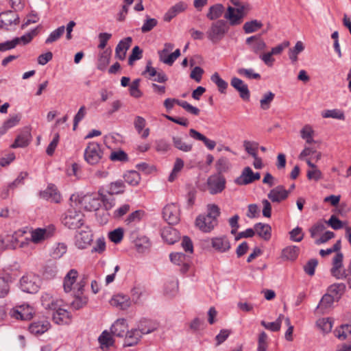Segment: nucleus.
Here are the masks:
<instances>
[{"label":"nucleus","mask_w":351,"mask_h":351,"mask_svg":"<svg viewBox=\"0 0 351 351\" xmlns=\"http://www.w3.org/2000/svg\"><path fill=\"white\" fill-rule=\"evenodd\" d=\"M207 214L199 215L195 221V226L204 233L210 232L218 225L220 209L216 204L207 206Z\"/></svg>","instance_id":"obj_1"},{"label":"nucleus","mask_w":351,"mask_h":351,"mask_svg":"<svg viewBox=\"0 0 351 351\" xmlns=\"http://www.w3.org/2000/svg\"><path fill=\"white\" fill-rule=\"evenodd\" d=\"M234 5H228L223 14L224 19L230 26L240 25L247 12L251 10L248 3H243L240 0H229Z\"/></svg>","instance_id":"obj_2"},{"label":"nucleus","mask_w":351,"mask_h":351,"mask_svg":"<svg viewBox=\"0 0 351 351\" xmlns=\"http://www.w3.org/2000/svg\"><path fill=\"white\" fill-rule=\"evenodd\" d=\"M84 215L75 209L67 210L62 217L63 225L71 230L80 228L84 225Z\"/></svg>","instance_id":"obj_3"},{"label":"nucleus","mask_w":351,"mask_h":351,"mask_svg":"<svg viewBox=\"0 0 351 351\" xmlns=\"http://www.w3.org/2000/svg\"><path fill=\"white\" fill-rule=\"evenodd\" d=\"M229 30L227 21L219 19L213 22L206 32L208 38L213 43L220 41Z\"/></svg>","instance_id":"obj_4"},{"label":"nucleus","mask_w":351,"mask_h":351,"mask_svg":"<svg viewBox=\"0 0 351 351\" xmlns=\"http://www.w3.org/2000/svg\"><path fill=\"white\" fill-rule=\"evenodd\" d=\"M41 285L39 276L34 274H27L20 280V285L23 291L29 293H36L38 291Z\"/></svg>","instance_id":"obj_5"},{"label":"nucleus","mask_w":351,"mask_h":351,"mask_svg":"<svg viewBox=\"0 0 351 351\" xmlns=\"http://www.w3.org/2000/svg\"><path fill=\"white\" fill-rule=\"evenodd\" d=\"M84 159L90 165H95L99 162L103 158V151L101 145L96 142H91L84 151Z\"/></svg>","instance_id":"obj_6"},{"label":"nucleus","mask_w":351,"mask_h":351,"mask_svg":"<svg viewBox=\"0 0 351 351\" xmlns=\"http://www.w3.org/2000/svg\"><path fill=\"white\" fill-rule=\"evenodd\" d=\"M226 184V178L219 174L211 175L206 181L207 189L210 195L221 193L225 189Z\"/></svg>","instance_id":"obj_7"},{"label":"nucleus","mask_w":351,"mask_h":351,"mask_svg":"<svg viewBox=\"0 0 351 351\" xmlns=\"http://www.w3.org/2000/svg\"><path fill=\"white\" fill-rule=\"evenodd\" d=\"M245 45L248 49L256 56H258L261 52H264L267 47L261 34H256L247 38Z\"/></svg>","instance_id":"obj_8"},{"label":"nucleus","mask_w":351,"mask_h":351,"mask_svg":"<svg viewBox=\"0 0 351 351\" xmlns=\"http://www.w3.org/2000/svg\"><path fill=\"white\" fill-rule=\"evenodd\" d=\"M43 305L46 309L52 310L53 314V319L56 324H60L63 322L66 319H70V313L66 310L58 308V305L56 302L53 300H51L50 303L46 304L45 302H43Z\"/></svg>","instance_id":"obj_9"},{"label":"nucleus","mask_w":351,"mask_h":351,"mask_svg":"<svg viewBox=\"0 0 351 351\" xmlns=\"http://www.w3.org/2000/svg\"><path fill=\"white\" fill-rule=\"evenodd\" d=\"M19 23V16L14 11L8 10L0 13V29L10 30L12 25Z\"/></svg>","instance_id":"obj_10"},{"label":"nucleus","mask_w":351,"mask_h":351,"mask_svg":"<svg viewBox=\"0 0 351 351\" xmlns=\"http://www.w3.org/2000/svg\"><path fill=\"white\" fill-rule=\"evenodd\" d=\"M162 215L164 219L170 225H176L180 221V210L176 204L165 206Z\"/></svg>","instance_id":"obj_11"},{"label":"nucleus","mask_w":351,"mask_h":351,"mask_svg":"<svg viewBox=\"0 0 351 351\" xmlns=\"http://www.w3.org/2000/svg\"><path fill=\"white\" fill-rule=\"evenodd\" d=\"M75 235V245L78 249H86L93 241V234L88 226Z\"/></svg>","instance_id":"obj_12"},{"label":"nucleus","mask_w":351,"mask_h":351,"mask_svg":"<svg viewBox=\"0 0 351 351\" xmlns=\"http://www.w3.org/2000/svg\"><path fill=\"white\" fill-rule=\"evenodd\" d=\"M290 193V191H287L284 186L278 185L274 187L267 194V197L273 202V203H280L284 200H285Z\"/></svg>","instance_id":"obj_13"},{"label":"nucleus","mask_w":351,"mask_h":351,"mask_svg":"<svg viewBox=\"0 0 351 351\" xmlns=\"http://www.w3.org/2000/svg\"><path fill=\"white\" fill-rule=\"evenodd\" d=\"M230 84L239 92V96L241 99L245 101H248L250 99V92L248 86L242 80L237 77H234L231 79Z\"/></svg>","instance_id":"obj_14"},{"label":"nucleus","mask_w":351,"mask_h":351,"mask_svg":"<svg viewBox=\"0 0 351 351\" xmlns=\"http://www.w3.org/2000/svg\"><path fill=\"white\" fill-rule=\"evenodd\" d=\"M34 313L32 307L27 305L26 306H21L19 309H12L10 315L12 317L21 320H29L33 317Z\"/></svg>","instance_id":"obj_15"},{"label":"nucleus","mask_w":351,"mask_h":351,"mask_svg":"<svg viewBox=\"0 0 351 351\" xmlns=\"http://www.w3.org/2000/svg\"><path fill=\"white\" fill-rule=\"evenodd\" d=\"M211 245L215 250L220 253L226 252L231 247L230 241L226 236L212 238Z\"/></svg>","instance_id":"obj_16"},{"label":"nucleus","mask_w":351,"mask_h":351,"mask_svg":"<svg viewBox=\"0 0 351 351\" xmlns=\"http://www.w3.org/2000/svg\"><path fill=\"white\" fill-rule=\"evenodd\" d=\"M132 42L131 37H127L120 40L115 48V57L120 60H125L127 51L130 47Z\"/></svg>","instance_id":"obj_17"},{"label":"nucleus","mask_w":351,"mask_h":351,"mask_svg":"<svg viewBox=\"0 0 351 351\" xmlns=\"http://www.w3.org/2000/svg\"><path fill=\"white\" fill-rule=\"evenodd\" d=\"M128 330V324L125 319H119L111 326V333L118 337H123Z\"/></svg>","instance_id":"obj_18"},{"label":"nucleus","mask_w":351,"mask_h":351,"mask_svg":"<svg viewBox=\"0 0 351 351\" xmlns=\"http://www.w3.org/2000/svg\"><path fill=\"white\" fill-rule=\"evenodd\" d=\"M49 328L50 323L46 319H43L32 322L29 326V330L32 334L38 335L47 332Z\"/></svg>","instance_id":"obj_19"},{"label":"nucleus","mask_w":351,"mask_h":351,"mask_svg":"<svg viewBox=\"0 0 351 351\" xmlns=\"http://www.w3.org/2000/svg\"><path fill=\"white\" fill-rule=\"evenodd\" d=\"M31 139V133L29 130L26 129L16 136L14 142L11 145L10 147L12 149L25 147L29 144Z\"/></svg>","instance_id":"obj_20"},{"label":"nucleus","mask_w":351,"mask_h":351,"mask_svg":"<svg viewBox=\"0 0 351 351\" xmlns=\"http://www.w3.org/2000/svg\"><path fill=\"white\" fill-rule=\"evenodd\" d=\"M110 304L121 310H125L131 306V299L129 296L117 294L110 300Z\"/></svg>","instance_id":"obj_21"},{"label":"nucleus","mask_w":351,"mask_h":351,"mask_svg":"<svg viewBox=\"0 0 351 351\" xmlns=\"http://www.w3.org/2000/svg\"><path fill=\"white\" fill-rule=\"evenodd\" d=\"M40 197L55 203L60 202L61 199L60 195L58 193L57 189L54 185H50L45 191H41Z\"/></svg>","instance_id":"obj_22"},{"label":"nucleus","mask_w":351,"mask_h":351,"mask_svg":"<svg viewBox=\"0 0 351 351\" xmlns=\"http://www.w3.org/2000/svg\"><path fill=\"white\" fill-rule=\"evenodd\" d=\"M254 230L258 237L265 241H269L271 237V227L267 223H257L254 225Z\"/></svg>","instance_id":"obj_23"},{"label":"nucleus","mask_w":351,"mask_h":351,"mask_svg":"<svg viewBox=\"0 0 351 351\" xmlns=\"http://www.w3.org/2000/svg\"><path fill=\"white\" fill-rule=\"evenodd\" d=\"M252 169L250 167H245L241 175L237 177L234 182L239 186H245L253 182Z\"/></svg>","instance_id":"obj_24"},{"label":"nucleus","mask_w":351,"mask_h":351,"mask_svg":"<svg viewBox=\"0 0 351 351\" xmlns=\"http://www.w3.org/2000/svg\"><path fill=\"white\" fill-rule=\"evenodd\" d=\"M343 255L341 252H337L332 260V267L330 269L331 274L337 279L343 277L339 269L343 266Z\"/></svg>","instance_id":"obj_25"},{"label":"nucleus","mask_w":351,"mask_h":351,"mask_svg":"<svg viewBox=\"0 0 351 351\" xmlns=\"http://www.w3.org/2000/svg\"><path fill=\"white\" fill-rule=\"evenodd\" d=\"M161 237L168 244H173L178 239L179 234L177 230L169 226L162 230Z\"/></svg>","instance_id":"obj_26"},{"label":"nucleus","mask_w":351,"mask_h":351,"mask_svg":"<svg viewBox=\"0 0 351 351\" xmlns=\"http://www.w3.org/2000/svg\"><path fill=\"white\" fill-rule=\"evenodd\" d=\"M300 248L295 245L287 246L282 250L281 258L285 261H294L297 259Z\"/></svg>","instance_id":"obj_27"},{"label":"nucleus","mask_w":351,"mask_h":351,"mask_svg":"<svg viewBox=\"0 0 351 351\" xmlns=\"http://www.w3.org/2000/svg\"><path fill=\"white\" fill-rule=\"evenodd\" d=\"M225 12L224 6L221 3H216L209 8L206 17L210 21L217 20Z\"/></svg>","instance_id":"obj_28"},{"label":"nucleus","mask_w":351,"mask_h":351,"mask_svg":"<svg viewBox=\"0 0 351 351\" xmlns=\"http://www.w3.org/2000/svg\"><path fill=\"white\" fill-rule=\"evenodd\" d=\"M141 337V333L138 332L137 329H132L130 331L127 332L125 335V346H133L138 342Z\"/></svg>","instance_id":"obj_29"},{"label":"nucleus","mask_w":351,"mask_h":351,"mask_svg":"<svg viewBox=\"0 0 351 351\" xmlns=\"http://www.w3.org/2000/svg\"><path fill=\"white\" fill-rule=\"evenodd\" d=\"M131 300L134 304L142 302V298L146 295V290L140 285H135L130 291Z\"/></svg>","instance_id":"obj_30"},{"label":"nucleus","mask_w":351,"mask_h":351,"mask_svg":"<svg viewBox=\"0 0 351 351\" xmlns=\"http://www.w3.org/2000/svg\"><path fill=\"white\" fill-rule=\"evenodd\" d=\"M51 232L45 228H36L32 231V241L34 243H38L45 239L51 237Z\"/></svg>","instance_id":"obj_31"},{"label":"nucleus","mask_w":351,"mask_h":351,"mask_svg":"<svg viewBox=\"0 0 351 351\" xmlns=\"http://www.w3.org/2000/svg\"><path fill=\"white\" fill-rule=\"evenodd\" d=\"M346 289V286L344 283H335L328 288V292L334 296L336 301H339L345 293Z\"/></svg>","instance_id":"obj_32"},{"label":"nucleus","mask_w":351,"mask_h":351,"mask_svg":"<svg viewBox=\"0 0 351 351\" xmlns=\"http://www.w3.org/2000/svg\"><path fill=\"white\" fill-rule=\"evenodd\" d=\"M111 51L108 49L103 51L99 54L97 68L100 71H105L110 63Z\"/></svg>","instance_id":"obj_33"},{"label":"nucleus","mask_w":351,"mask_h":351,"mask_svg":"<svg viewBox=\"0 0 351 351\" xmlns=\"http://www.w3.org/2000/svg\"><path fill=\"white\" fill-rule=\"evenodd\" d=\"M78 276L77 271L72 269H71L64 279V289L65 292H69L72 290V286L75 282L77 277Z\"/></svg>","instance_id":"obj_34"},{"label":"nucleus","mask_w":351,"mask_h":351,"mask_svg":"<svg viewBox=\"0 0 351 351\" xmlns=\"http://www.w3.org/2000/svg\"><path fill=\"white\" fill-rule=\"evenodd\" d=\"M172 263L178 265H182V271L186 272L189 269V265L185 263L186 255L182 252L171 253L169 255Z\"/></svg>","instance_id":"obj_35"},{"label":"nucleus","mask_w":351,"mask_h":351,"mask_svg":"<svg viewBox=\"0 0 351 351\" xmlns=\"http://www.w3.org/2000/svg\"><path fill=\"white\" fill-rule=\"evenodd\" d=\"M156 329V325L152 322L147 319L141 320L137 328L141 335L149 334Z\"/></svg>","instance_id":"obj_36"},{"label":"nucleus","mask_w":351,"mask_h":351,"mask_svg":"<svg viewBox=\"0 0 351 351\" xmlns=\"http://www.w3.org/2000/svg\"><path fill=\"white\" fill-rule=\"evenodd\" d=\"M172 142L173 144V146L184 152H189L193 149V145L186 143V142L183 141L182 138L180 136H173L172 137Z\"/></svg>","instance_id":"obj_37"},{"label":"nucleus","mask_w":351,"mask_h":351,"mask_svg":"<svg viewBox=\"0 0 351 351\" xmlns=\"http://www.w3.org/2000/svg\"><path fill=\"white\" fill-rule=\"evenodd\" d=\"M263 25V23L260 21L254 19L245 22L243 26V29L245 34H252L257 32Z\"/></svg>","instance_id":"obj_38"},{"label":"nucleus","mask_w":351,"mask_h":351,"mask_svg":"<svg viewBox=\"0 0 351 351\" xmlns=\"http://www.w3.org/2000/svg\"><path fill=\"white\" fill-rule=\"evenodd\" d=\"M210 80L217 86L218 90L221 93H226L228 84L220 77L217 72L214 73L211 75Z\"/></svg>","instance_id":"obj_39"},{"label":"nucleus","mask_w":351,"mask_h":351,"mask_svg":"<svg viewBox=\"0 0 351 351\" xmlns=\"http://www.w3.org/2000/svg\"><path fill=\"white\" fill-rule=\"evenodd\" d=\"M98 341L102 350H108L114 344V340L111 335L106 330L104 331L99 337Z\"/></svg>","instance_id":"obj_40"},{"label":"nucleus","mask_w":351,"mask_h":351,"mask_svg":"<svg viewBox=\"0 0 351 351\" xmlns=\"http://www.w3.org/2000/svg\"><path fill=\"white\" fill-rule=\"evenodd\" d=\"M125 191V184L122 180L112 182L108 186V193L110 195L121 194Z\"/></svg>","instance_id":"obj_41"},{"label":"nucleus","mask_w":351,"mask_h":351,"mask_svg":"<svg viewBox=\"0 0 351 351\" xmlns=\"http://www.w3.org/2000/svg\"><path fill=\"white\" fill-rule=\"evenodd\" d=\"M134 243L137 250L139 252H144L145 250H148L151 246L149 239H148V237L145 236H141L139 237H137L134 240Z\"/></svg>","instance_id":"obj_42"},{"label":"nucleus","mask_w":351,"mask_h":351,"mask_svg":"<svg viewBox=\"0 0 351 351\" xmlns=\"http://www.w3.org/2000/svg\"><path fill=\"white\" fill-rule=\"evenodd\" d=\"M304 49V44L302 41H298L294 47L289 50V58L293 63L298 61V55Z\"/></svg>","instance_id":"obj_43"},{"label":"nucleus","mask_w":351,"mask_h":351,"mask_svg":"<svg viewBox=\"0 0 351 351\" xmlns=\"http://www.w3.org/2000/svg\"><path fill=\"white\" fill-rule=\"evenodd\" d=\"M217 174L221 175L223 173L226 172L230 167V163L227 158L221 157L216 162Z\"/></svg>","instance_id":"obj_44"},{"label":"nucleus","mask_w":351,"mask_h":351,"mask_svg":"<svg viewBox=\"0 0 351 351\" xmlns=\"http://www.w3.org/2000/svg\"><path fill=\"white\" fill-rule=\"evenodd\" d=\"M125 181L130 185H137L141 180L139 173L136 171H130L124 175Z\"/></svg>","instance_id":"obj_45"},{"label":"nucleus","mask_w":351,"mask_h":351,"mask_svg":"<svg viewBox=\"0 0 351 351\" xmlns=\"http://www.w3.org/2000/svg\"><path fill=\"white\" fill-rule=\"evenodd\" d=\"M324 118H332L339 120H344L345 115L342 111L338 109L326 110L322 112Z\"/></svg>","instance_id":"obj_46"},{"label":"nucleus","mask_w":351,"mask_h":351,"mask_svg":"<svg viewBox=\"0 0 351 351\" xmlns=\"http://www.w3.org/2000/svg\"><path fill=\"white\" fill-rule=\"evenodd\" d=\"M335 300L334 296L327 293L322 296L317 308L326 309L332 306Z\"/></svg>","instance_id":"obj_47"},{"label":"nucleus","mask_w":351,"mask_h":351,"mask_svg":"<svg viewBox=\"0 0 351 351\" xmlns=\"http://www.w3.org/2000/svg\"><path fill=\"white\" fill-rule=\"evenodd\" d=\"M140 82L141 79H136L131 83L129 88L130 95L136 99L140 98L143 95V93L139 89Z\"/></svg>","instance_id":"obj_48"},{"label":"nucleus","mask_w":351,"mask_h":351,"mask_svg":"<svg viewBox=\"0 0 351 351\" xmlns=\"http://www.w3.org/2000/svg\"><path fill=\"white\" fill-rule=\"evenodd\" d=\"M87 301L88 298L83 296L82 294L75 293L74 300L71 303V305L74 309L78 310L86 305Z\"/></svg>","instance_id":"obj_49"},{"label":"nucleus","mask_w":351,"mask_h":351,"mask_svg":"<svg viewBox=\"0 0 351 351\" xmlns=\"http://www.w3.org/2000/svg\"><path fill=\"white\" fill-rule=\"evenodd\" d=\"M237 73L241 76L245 77L249 80H260L261 75L258 73H255L252 69H244L240 68L237 70Z\"/></svg>","instance_id":"obj_50"},{"label":"nucleus","mask_w":351,"mask_h":351,"mask_svg":"<svg viewBox=\"0 0 351 351\" xmlns=\"http://www.w3.org/2000/svg\"><path fill=\"white\" fill-rule=\"evenodd\" d=\"M85 203L87 202L89 203V206L86 205L84 207L88 210H97L101 204V199L96 198V197H92L90 196L89 197H85L83 199Z\"/></svg>","instance_id":"obj_51"},{"label":"nucleus","mask_w":351,"mask_h":351,"mask_svg":"<svg viewBox=\"0 0 351 351\" xmlns=\"http://www.w3.org/2000/svg\"><path fill=\"white\" fill-rule=\"evenodd\" d=\"M64 26H60L56 29L51 32L48 38L45 40V43L49 44L58 40L64 33Z\"/></svg>","instance_id":"obj_52"},{"label":"nucleus","mask_w":351,"mask_h":351,"mask_svg":"<svg viewBox=\"0 0 351 351\" xmlns=\"http://www.w3.org/2000/svg\"><path fill=\"white\" fill-rule=\"evenodd\" d=\"M275 95L269 91L263 95L262 99L260 100L261 108L263 110H267L270 108V104L274 100Z\"/></svg>","instance_id":"obj_53"},{"label":"nucleus","mask_w":351,"mask_h":351,"mask_svg":"<svg viewBox=\"0 0 351 351\" xmlns=\"http://www.w3.org/2000/svg\"><path fill=\"white\" fill-rule=\"evenodd\" d=\"M157 25L158 21L156 19L150 18L149 16H146V19L145 20L141 27V32L143 33L149 32L152 30Z\"/></svg>","instance_id":"obj_54"},{"label":"nucleus","mask_w":351,"mask_h":351,"mask_svg":"<svg viewBox=\"0 0 351 351\" xmlns=\"http://www.w3.org/2000/svg\"><path fill=\"white\" fill-rule=\"evenodd\" d=\"M317 326L326 333L330 332L332 328V322L329 317L322 318L317 322Z\"/></svg>","instance_id":"obj_55"},{"label":"nucleus","mask_w":351,"mask_h":351,"mask_svg":"<svg viewBox=\"0 0 351 351\" xmlns=\"http://www.w3.org/2000/svg\"><path fill=\"white\" fill-rule=\"evenodd\" d=\"M178 290V282L176 279H172L165 284V292L166 294L173 295Z\"/></svg>","instance_id":"obj_56"},{"label":"nucleus","mask_w":351,"mask_h":351,"mask_svg":"<svg viewBox=\"0 0 351 351\" xmlns=\"http://www.w3.org/2000/svg\"><path fill=\"white\" fill-rule=\"evenodd\" d=\"M99 196L100 197L101 202H102L106 210L111 209L115 204V199L112 195L107 196L99 191Z\"/></svg>","instance_id":"obj_57"},{"label":"nucleus","mask_w":351,"mask_h":351,"mask_svg":"<svg viewBox=\"0 0 351 351\" xmlns=\"http://www.w3.org/2000/svg\"><path fill=\"white\" fill-rule=\"evenodd\" d=\"M301 137L306 140V143L311 144L314 143L313 138V130L311 126L306 125L300 131Z\"/></svg>","instance_id":"obj_58"},{"label":"nucleus","mask_w":351,"mask_h":351,"mask_svg":"<svg viewBox=\"0 0 351 351\" xmlns=\"http://www.w3.org/2000/svg\"><path fill=\"white\" fill-rule=\"evenodd\" d=\"M37 34V28L32 29L31 32L24 34L21 37H16L13 38L14 40H17V45L21 43H23V45H26L31 42L33 38Z\"/></svg>","instance_id":"obj_59"},{"label":"nucleus","mask_w":351,"mask_h":351,"mask_svg":"<svg viewBox=\"0 0 351 351\" xmlns=\"http://www.w3.org/2000/svg\"><path fill=\"white\" fill-rule=\"evenodd\" d=\"M318 265V261L316 258L310 259L304 266V272L310 276L315 274V268Z\"/></svg>","instance_id":"obj_60"},{"label":"nucleus","mask_w":351,"mask_h":351,"mask_svg":"<svg viewBox=\"0 0 351 351\" xmlns=\"http://www.w3.org/2000/svg\"><path fill=\"white\" fill-rule=\"evenodd\" d=\"M142 53L143 50L138 46H135L132 49V53L129 56L128 64L132 66L134 61L141 59Z\"/></svg>","instance_id":"obj_61"},{"label":"nucleus","mask_w":351,"mask_h":351,"mask_svg":"<svg viewBox=\"0 0 351 351\" xmlns=\"http://www.w3.org/2000/svg\"><path fill=\"white\" fill-rule=\"evenodd\" d=\"M243 146L245 151L252 157L257 156L258 143L256 142H251L249 141H244Z\"/></svg>","instance_id":"obj_62"},{"label":"nucleus","mask_w":351,"mask_h":351,"mask_svg":"<svg viewBox=\"0 0 351 351\" xmlns=\"http://www.w3.org/2000/svg\"><path fill=\"white\" fill-rule=\"evenodd\" d=\"M325 223V221H318L317 223L314 224L309 229L311 237L312 238H315L317 235L323 232L324 230L326 228Z\"/></svg>","instance_id":"obj_63"},{"label":"nucleus","mask_w":351,"mask_h":351,"mask_svg":"<svg viewBox=\"0 0 351 351\" xmlns=\"http://www.w3.org/2000/svg\"><path fill=\"white\" fill-rule=\"evenodd\" d=\"M267 335L264 332L259 334L258 339L257 351H267Z\"/></svg>","instance_id":"obj_64"}]
</instances>
